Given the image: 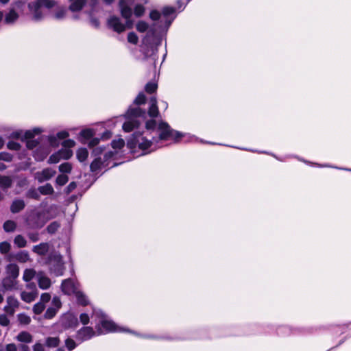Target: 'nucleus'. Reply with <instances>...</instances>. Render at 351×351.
Masks as SVG:
<instances>
[{
	"label": "nucleus",
	"mask_w": 351,
	"mask_h": 351,
	"mask_svg": "<svg viewBox=\"0 0 351 351\" xmlns=\"http://www.w3.org/2000/svg\"><path fill=\"white\" fill-rule=\"evenodd\" d=\"M158 137H152V140H149L146 136L140 132H134L132 137L128 141V147L130 149L138 147L145 153L153 151L156 147H153L154 143L160 141L173 140L176 143L178 142L184 136L182 133L177 132L170 128L165 122H160L158 127Z\"/></svg>",
	"instance_id": "nucleus-1"
},
{
	"label": "nucleus",
	"mask_w": 351,
	"mask_h": 351,
	"mask_svg": "<svg viewBox=\"0 0 351 351\" xmlns=\"http://www.w3.org/2000/svg\"><path fill=\"white\" fill-rule=\"evenodd\" d=\"M119 5L122 17L126 20V24H123L120 19L117 16H111L108 19V23L109 27L112 28L114 31L121 33L125 30L126 27L128 28L132 27L133 22L130 19L132 15V10L125 0H119Z\"/></svg>",
	"instance_id": "nucleus-2"
},
{
	"label": "nucleus",
	"mask_w": 351,
	"mask_h": 351,
	"mask_svg": "<svg viewBox=\"0 0 351 351\" xmlns=\"http://www.w3.org/2000/svg\"><path fill=\"white\" fill-rule=\"evenodd\" d=\"M127 121L123 124V129L126 132H130L137 128L141 122L138 118L145 117V111L139 107L131 108L127 112Z\"/></svg>",
	"instance_id": "nucleus-3"
},
{
	"label": "nucleus",
	"mask_w": 351,
	"mask_h": 351,
	"mask_svg": "<svg viewBox=\"0 0 351 351\" xmlns=\"http://www.w3.org/2000/svg\"><path fill=\"white\" fill-rule=\"evenodd\" d=\"M55 5V1L52 0H36L28 4L30 13L35 21L40 20L43 16L42 8H51Z\"/></svg>",
	"instance_id": "nucleus-4"
},
{
	"label": "nucleus",
	"mask_w": 351,
	"mask_h": 351,
	"mask_svg": "<svg viewBox=\"0 0 351 351\" xmlns=\"http://www.w3.org/2000/svg\"><path fill=\"white\" fill-rule=\"evenodd\" d=\"M94 313L100 318L99 323L96 325L97 335L120 331L118 326L112 321L108 319L102 312L99 311Z\"/></svg>",
	"instance_id": "nucleus-5"
},
{
	"label": "nucleus",
	"mask_w": 351,
	"mask_h": 351,
	"mask_svg": "<svg viewBox=\"0 0 351 351\" xmlns=\"http://www.w3.org/2000/svg\"><path fill=\"white\" fill-rule=\"evenodd\" d=\"M27 225L32 229H40L44 226L46 220L44 214L41 212L33 211L26 218Z\"/></svg>",
	"instance_id": "nucleus-6"
},
{
	"label": "nucleus",
	"mask_w": 351,
	"mask_h": 351,
	"mask_svg": "<svg viewBox=\"0 0 351 351\" xmlns=\"http://www.w3.org/2000/svg\"><path fill=\"white\" fill-rule=\"evenodd\" d=\"M29 260V254L25 250H21L16 253H10L6 256V261L9 262L18 261L21 263H25Z\"/></svg>",
	"instance_id": "nucleus-7"
},
{
	"label": "nucleus",
	"mask_w": 351,
	"mask_h": 351,
	"mask_svg": "<svg viewBox=\"0 0 351 351\" xmlns=\"http://www.w3.org/2000/svg\"><path fill=\"white\" fill-rule=\"evenodd\" d=\"M95 332L91 327H82L77 332V339L81 341H86L90 339L91 337L95 336Z\"/></svg>",
	"instance_id": "nucleus-8"
},
{
	"label": "nucleus",
	"mask_w": 351,
	"mask_h": 351,
	"mask_svg": "<svg viewBox=\"0 0 351 351\" xmlns=\"http://www.w3.org/2000/svg\"><path fill=\"white\" fill-rule=\"evenodd\" d=\"M62 325L65 328H75L78 326V320L73 314H66L62 319Z\"/></svg>",
	"instance_id": "nucleus-9"
},
{
	"label": "nucleus",
	"mask_w": 351,
	"mask_h": 351,
	"mask_svg": "<svg viewBox=\"0 0 351 351\" xmlns=\"http://www.w3.org/2000/svg\"><path fill=\"white\" fill-rule=\"evenodd\" d=\"M55 174L56 171L50 168H46L42 171L36 172L35 174V178L39 182H43L44 181L51 179Z\"/></svg>",
	"instance_id": "nucleus-10"
},
{
	"label": "nucleus",
	"mask_w": 351,
	"mask_h": 351,
	"mask_svg": "<svg viewBox=\"0 0 351 351\" xmlns=\"http://www.w3.org/2000/svg\"><path fill=\"white\" fill-rule=\"evenodd\" d=\"M61 288L62 291L66 295H71L77 291L75 285L71 278L64 280Z\"/></svg>",
	"instance_id": "nucleus-11"
},
{
	"label": "nucleus",
	"mask_w": 351,
	"mask_h": 351,
	"mask_svg": "<svg viewBox=\"0 0 351 351\" xmlns=\"http://www.w3.org/2000/svg\"><path fill=\"white\" fill-rule=\"evenodd\" d=\"M25 202L22 199H14L10 205V212L16 214L22 211L25 207Z\"/></svg>",
	"instance_id": "nucleus-12"
},
{
	"label": "nucleus",
	"mask_w": 351,
	"mask_h": 351,
	"mask_svg": "<svg viewBox=\"0 0 351 351\" xmlns=\"http://www.w3.org/2000/svg\"><path fill=\"white\" fill-rule=\"evenodd\" d=\"M6 276L16 278L19 276V267L15 263H10L5 267Z\"/></svg>",
	"instance_id": "nucleus-13"
},
{
	"label": "nucleus",
	"mask_w": 351,
	"mask_h": 351,
	"mask_svg": "<svg viewBox=\"0 0 351 351\" xmlns=\"http://www.w3.org/2000/svg\"><path fill=\"white\" fill-rule=\"evenodd\" d=\"M3 288L6 290H12L16 289L17 279L5 276L1 282Z\"/></svg>",
	"instance_id": "nucleus-14"
},
{
	"label": "nucleus",
	"mask_w": 351,
	"mask_h": 351,
	"mask_svg": "<svg viewBox=\"0 0 351 351\" xmlns=\"http://www.w3.org/2000/svg\"><path fill=\"white\" fill-rule=\"evenodd\" d=\"M149 104L150 105L148 110V114L149 117L152 118L157 117L159 114V111L157 106V99L155 96H153L150 98Z\"/></svg>",
	"instance_id": "nucleus-15"
},
{
	"label": "nucleus",
	"mask_w": 351,
	"mask_h": 351,
	"mask_svg": "<svg viewBox=\"0 0 351 351\" xmlns=\"http://www.w3.org/2000/svg\"><path fill=\"white\" fill-rule=\"evenodd\" d=\"M49 250V245L47 243H40L38 245H34L32 248L33 252L35 254L44 256L45 255Z\"/></svg>",
	"instance_id": "nucleus-16"
},
{
	"label": "nucleus",
	"mask_w": 351,
	"mask_h": 351,
	"mask_svg": "<svg viewBox=\"0 0 351 351\" xmlns=\"http://www.w3.org/2000/svg\"><path fill=\"white\" fill-rule=\"evenodd\" d=\"M38 286L42 289H47L51 286V280L43 273L38 274Z\"/></svg>",
	"instance_id": "nucleus-17"
},
{
	"label": "nucleus",
	"mask_w": 351,
	"mask_h": 351,
	"mask_svg": "<svg viewBox=\"0 0 351 351\" xmlns=\"http://www.w3.org/2000/svg\"><path fill=\"white\" fill-rule=\"evenodd\" d=\"M13 180L10 176L0 175V188L3 191H6L11 188Z\"/></svg>",
	"instance_id": "nucleus-18"
},
{
	"label": "nucleus",
	"mask_w": 351,
	"mask_h": 351,
	"mask_svg": "<svg viewBox=\"0 0 351 351\" xmlns=\"http://www.w3.org/2000/svg\"><path fill=\"white\" fill-rule=\"evenodd\" d=\"M19 18V14L14 10L11 9L8 13L5 14L4 22L6 24H12L14 23Z\"/></svg>",
	"instance_id": "nucleus-19"
},
{
	"label": "nucleus",
	"mask_w": 351,
	"mask_h": 351,
	"mask_svg": "<svg viewBox=\"0 0 351 351\" xmlns=\"http://www.w3.org/2000/svg\"><path fill=\"white\" fill-rule=\"evenodd\" d=\"M16 339L23 343H31L33 341V337L30 333L26 331L21 332L16 337Z\"/></svg>",
	"instance_id": "nucleus-20"
},
{
	"label": "nucleus",
	"mask_w": 351,
	"mask_h": 351,
	"mask_svg": "<svg viewBox=\"0 0 351 351\" xmlns=\"http://www.w3.org/2000/svg\"><path fill=\"white\" fill-rule=\"evenodd\" d=\"M36 296H37V293L35 291H32V292L23 291L21 293V299L27 303H30V302H33L36 299Z\"/></svg>",
	"instance_id": "nucleus-21"
},
{
	"label": "nucleus",
	"mask_w": 351,
	"mask_h": 351,
	"mask_svg": "<svg viewBox=\"0 0 351 351\" xmlns=\"http://www.w3.org/2000/svg\"><path fill=\"white\" fill-rule=\"evenodd\" d=\"M69 10L72 12H77L81 10L85 5V0H77L71 2Z\"/></svg>",
	"instance_id": "nucleus-22"
},
{
	"label": "nucleus",
	"mask_w": 351,
	"mask_h": 351,
	"mask_svg": "<svg viewBox=\"0 0 351 351\" xmlns=\"http://www.w3.org/2000/svg\"><path fill=\"white\" fill-rule=\"evenodd\" d=\"M75 295L78 304L84 306L88 304V300L83 292L77 291L75 292Z\"/></svg>",
	"instance_id": "nucleus-23"
},
{
	"label": "nucleus",
	"mask_w": 351,
	"mask_h": 351,
	"mask_svg": "<svg viewBox=\"0 0 351 351\" xmlns=\"http://www.w3.org/2000/svg\"><path fill=\"white\" fill-rule=\"evenodd\" d=\"M16 223L12 220H7L4 222L3 228L6 232H12L16 228Z\"/></svg>",
	"instance_id": "nucleus-24"
},
{
	"label": "nucleus",
	"mask_w": 351,
	"mask_h": 351,
	"mask_svg": "<svg viewBox=\"0 0 351 351\" xmlns=\"http://www.w3.org/2000/svg\"><path fill=\"white\" fill-rule=\"evenodd\" d=\"M40 193L42 195H51L53 193L54 190L51 184L47 183L44 186H40L38 189Z\"/></svg>",
	"instance_id": "nucleus-25"
},
{
	"label": "nucleus",
	"mask_w": 351,
	"mask_h": 351,
	"mask_svg": "<svg viewBox=\"0 0 351 351\" xmlns=\"http://www.w3.org/2000/svg\"><path fill=\"white\" fill-rule=\"evenodd\" d=\"M14 243L19 248H23V247H26L27 242V240L25 239V238L23 235L18 234L14 239Z\"/></svg>",
	"instance_id": "nucleus-26"
},
{
	"label": "nucleus",
	"mask_w": 351,
	"mask_h": 351,
	"mask_svg": "<svg viewBox=\"0 0 351 351\" xmlns=\"http://www.w3.org/2000/svg\"><path fill=\"white\" fill-rule=\"evenodd\" d=\"M36 275V271L33 269H25L23 272V279L25 282H29L34 278Z\"/></svg>",
	"instance_id": "nucleus-27"
},
{
	"label": "nucleus",
	"mask_w": 351,
	"mask_h": 351,
	"mask_svg": "<svg viewBox=\"0 0 351 351\" xmlns=\"http://www.w3.org/2000/svg\"><path fill=\"white\" fill-rule=\"evenodd\" d=\"M76 156L80 162H84L88 156V152L86 148H80L77 151Z\"/></svg>",
	"instance_id": "nucleus-28"
},
{
	"label": "nucleus",
	"mask_w": 351,
	"mask_h": 351,
	"mask_svg": "<svg viewBox=\"0 0 351 351\" xmlns=\"http://www.w3.org/2000/svg\"><path fill=\"white\" fill-rule=\"evenodd\" d=\"M11 250V245L8 241L0 243V253L5 256L9 254Z\"/></svg>",
	"instance_id": "nucleus-29"
},
{
	"label": "nucleus",
	"mask_w": 351,
	"mask_h": 351,
	"mask_svg": "<svg viewBox=\"0 0 351 351\" xmlns=\"http://www.w3.org/2000/svg\"><path fill=\"white\" fill-rule=\"evenodd\" d=\"M51 270L56 274V276H62L64 271L63 264L61 263H58L51 268Z\"/></svg>",
	"instance_id": "nucleus-30"
},
{
	"label": "nucleus",
	"mask_w": 351,
	"mask_h": 351,
	"mask_svg": "<svg viewBox=\"0 0 351 351\" xmlns=\"http://www.w3.org/2000/svg\"><path fill=\"white\" fill-rule=\"evenodd\" d=\"M60 227V224L58 221L51 222L47 227V231L49 234H54Z\"/></svg>",
	"instance_id": "nucleus-31"
},
{
	"label": "nucleus",
	"mask_w": 351,
	"mask_h": 351,
	"mask_svg": "<svg viewBox=\"0 0 351 351\" xmlns=\"http://www.w3.org/2000/svg\"><path fill=\"white\" fill-rule=\"evenodd\" d=\"M60 339L58 337H48L46 339V346L49 348H55L59 345Z\"/></svg>",
	"instance_id": "nucleus-32"
},
{
	"label": "nucleus",
	"mask_w": 351,
	"mask_h": 351,
	"mask_svg": "<svg viewBox=\"0 0 351 351\" xmlns=\"http://www.w3.org/2000/svg\"><path fill=\"white\" fill-rule=\"evenodd\" d=\"M102 165V162L101 158H95L90 164V171L93 172H95L99 170Z\"/></svg>",
	"instance_id": "nucleus-33"
},
{
	"label": "nucleus",
	"mask_w": 351,
	"mask_h": 351,
	"mask_svg": "<svg viewBox=\"0 0 351 351\" xmlns=\"http://www.w3.org/2000/svg\"><path fill=\"white\" fill-rule=\"evenodd\" d=\"M7 306L18 308L19 306V302L18 300L14 296H9L6 300Z\"/></svg>",
	"instance_id": "nucleus-34"
},
{
	"label": "nucleus",
	"mask_w": 351,
	"mask_h": 351,
	"mask_svg": "<svg viewBox=\"0 0 351 351\" xmlns=\"http://www.w3.org/2000/svg\"><path fill=\"white\" fill-rule=\"evenodd\" d=\"M145 8L141 4L135 5L134 9V14L136 17H141L145 14Z\"/></svg>",
	"instance_id": "nucleus-35"
},
{
	"label": "nucleus",
	"mask_w": 351,
	"mask_h": 351,
	"mask_svg": "<svg viewBox=\"0 0 351 351\" xmlns=\"http://www.w3.org/2000/svg\"><path fill=\"white\" fill-rule=\"evenodd\" d=\"M158 85L155 82H149L145 85V90L148 94H152L157 90Z\"/></svg>",
	"instance_id": "nucleus-36"
},
{
	"label": "nucleus",
	"mask_w": 351,
	"mask_h": 351,
	"mask_svg": "<svg viewBox=\"0 0 351 351\" xmlns=\"http://www.w3.org/2000/svg\"><path fill=\"white\" fill-rule=\"evenodd\" d=\"M58 152L61 156V158L64 160L69 159L73 155V152L69 149H62Z\"/></svg>",
	"instance_id": "nucleus-37"
},
{
	"label": "nucleus",
	"mask_w": 351,
	"mask_h": 351,
	"mask_svg": "<svg viewBox=\"0 0 351 351\" xmlns=\"http://www.w3.org/2000/svg\"><path fill=\"white\" fill-rule=\"evenodd\" d=\"M18 320L21 324L27 325L31 322V318L25 313H20L18 315Z\"/></svg>",
	"instance_id": "nucleus-38"
},
{
	"label": "nucleus",
	"mask_w": 351,
	"mask_h": 351,
	"mask_svg": "<svg viewBox=\"0 0 351 351\" xmlns=\"http://www.w3.org/2000/svg\"><path fill=\"white\" fill-rule=\"evenodd\" d=\"M40 130L38 128H36L33 130H27L25 133V138L26 140L33 139L36 134H38L40 132Z\"/></svg>",
	"instance_id": "nucleus-39"
},
{
	"label": "nucleus",
	"mask_w": 351,
	"mask_h": 351,
	"mask_svg": "<svg viewBox=\"0 0 351 351\" xmlns=\"http://www.w3.org/2000/svg\"><path fill=\"white\" fill-rule=\"evenodd\" d=\"M148 27H149L148 23H147L146 22H145L143 21H138L136 25V28L139 32H146L147 30Z\"/></svg>",
	"instance_id": "nucleus-40"
},
{
	"label": "nucleus",
	"mask_w": 351,
	"mask_h": 351,
	"mask_svg": "<svg viewBox=\"0 0 351 351\" xmlns=\"http://www.w3.org/2000/svg\"><path fill=\"white\" fill-rule=\"evenodd\" d=\"M58 311L56 308L52 306L49 307L45 313V317L46 319L53 318L56 315Z\"/></svg>",
	"instance_id": "nucleus-41"
},
{
	"label": "nucleus",
	"mask_w": 351,
	"mask_h": 351,
	"mask_svg": "<svg viewBox=\"0 0 351 351\" xmlns=\"http://www.w3.org/2000/svg\"><path fill=\"white\" fill-rule=\"evenodd\" d=\"M45 308V304H43L40 302H38L34 304V306L33 307V311L35 314L39 315L43 311Z\"/></svg>",
	"instance_id": "nucleus-42"
},
{
	"label": "nucleus",
	"mask_w": 351,
	"mask_h": 351,
	"mask_svg": "<svg viewBox=\"0 0 351 351\" xmlns=\"http://www.w3.org/2000/svg\"><path fill=\"white\" fill-rule=\"evenodd\" d=\"M66 10L65 8H58L54 13V17L56 19H62L66 15Z\"/></svg>",
	"instance_id": "nucleus-43"
},
{
	"label": "nucleus",
	"mask_w": 351,
	"mask_h": 351,
	"mask_svg": "<svg viewBox=\"0 0 351 351\" xmlns=\"http://www.w3.org/2000/svg\"><path fill=\"white\" fill-rule=\"evenodd\" d=\"M68 180L69 178L67 176L61 174L57 177L56 182L57 184L63 186L68 182Z\"/></svg>",
	"instance_id": "nucleus-44"
},
{
	"label": "nucleus",
	"mask_w": 351,
	"mask_h": 351,
	"mask_svg": "<svg viewBox=\"0 0 351 351\" xmlns=\"http://www.w3.org/2000/svg\"><path fill=\"white\" fill-rule=\"evenodd\" d=\"M71 169V165L69 162L62 163L59 166V170L62 173H70Z\"/></svg>",
	"instance_id": "nucleus-45"
},
{
	"label": "nucleus",
	"mask_w": 351,
	"mask_h": 351,
	"mask_svg": "<svg viewBox=\"0 0 351 351\" xmlns=\"http://www.w3.org/2000/svg\"><path fill=\"white\" fill-rule=\"evenodd\" d=\"M27 197L38 200L40 199V194L36 189H32L28 191Z\"/></svg>",
	"instance_id": "nucleus-46"
},
{
	"label": "nucleus",
	"mask_w": 351,
	"mask_h": 351,
	"mask_svg": "<svg viewBox=\"0 0 351 351\" xmlns=\"http://www.w3.org/2000/svg\"><path fill=\"white\" fill-rule=\"evenodd\" d=\"M111 144L114 149H121L125 145V141L122 138H119L112 141Z\"/></svg>",
	"instance_id": "nucleus-47"
},
{
	"label": "nucleus",
	"mask_w": 351,
	"mask_h": 351,
	"mask_svg": "<svg viewBox=\"0 0 351 351\" xmlns=\"http://www.w3.org/2000/svg\"><path fill=\"white\" fill-rule=\"evenodd\" d=\"M128 41L132 44L136 45L138 38L134 32H130L128 35Z\"/></svg>",
	"instance_id": "nucleus-48"
},
{
	"label": "nucleus",
	"mask_w": 351,
	"mask_h": 351,
	"mask_svg": "<svg viewBox=\"0 0 351 351\" xmlns=\"http://www.w3.org/2000/svg\"><path fill=\"white\" fill-rule=\"evenodd\" d=\"M146 101V97L143 93H140L134 100L137 105L144 104Z\"/></svg>",
	"instance_id": "nucleus-49"
},
{
	"label": "nucleus",
	"mask_w": 351,
	"mask_h": 351,
	"mask_svg": "<svg viewBox=\"0 0 351 351\" xmlns=\"http://www.w3.org/2000/svg\"><path fill=\"white\" fill-rule=\"evenodd\" d=\"M80 135L85 139H89L93 136V131L90 129L84 130L80 132Z\"/></svg>",
	"instance_id": "nucleus-50"
},
{
	"label": "nucleus",
	"mask_w": 351,
	"mask_h": 351,
	"mask_svg": "<svg viewBox=\"0 0 351 351\" xmlns=\"http://www.w3.org/2000/svg\"><path fill=\"white\" fill-rule=\"evenodd\" d=\"M10 319L8 317V315L5 314L0 315V325L2 326H8L10 325Z\"/></svg>",
	"instance_id": "nucleus-51"
},
{
	"label": "nucleus",
	"mask_w": 351,
	"mask_h": 351,
	"mask_svg": "<svg viewBox=\"0 0 351 351\" xmlns=\"http://www.w3.org/2000/svg\"><path fill=\"white\" fill-rule=\"evenodd\" d=\"M13 156L12 154L8 152H1L0 153V160H3L5 162H11L12 160Z\"/></svg>",
	"instance_id": "nucleus-52"
},
{
	"label": "nucleus",
	"mask_w": 351,
	"mask_h": 351,
	"mask_svg": "<svg viewBox=\"0 0 351 351\" xmlns=\"http://www.w3.org/2000/svg\"><path fill=\"white\" fill-rule=\"evenodd\" d=\"M61 156L59 152L52 154L49 158V163H58L61 160Z\"/></svg>",
	"instance_id": "nucleus-53"
},
{
	"label": "nucleus",
	"mask_w": 351,
	"mask_h": 351,
	"mask_svg": "<svg viewBox=\"0 0 351 351\" xmlns=\"http://www.w3.org/2000/svg\"><path fill=\"white\" fill-rule=\"evenodd\" d=\"M39 143V141L34 139H29L26 141V146L29 149H32L36 147Z\"/></svg>",
	"instance_id": "nucleus-54"
},
{
	"label": "nucleus",
	"mask_w": 351,
	"mask_h": 351,
	"mask_svg": "<svg viewBox=\"0 0 351 351\" xmlns=\"http://www.w3.org/2000/svg\"><path fill=\"white\" fill-rule=\"evenodd\" d=\"M7 147L9 149L18 151L21 148V145L19 143L14 141L8 142Z\"/></svg>",
	"instance_id": "nucleus-55"
},
{
	"label": "nucleus",
	"mask_w": 351,
	"mask_h": 351,
	"mask_svg": "<svg viewBox=\"0 0 351 351\" xmlns=\"http://www.w3.org/2000/svg\"><path fill=\"white\" fill-rule=\"evenodd\" d=\"M65 345L69 351L73 350L76 347L75 342L70 338H68L65 341Z\"/></svg>",
	"instance_id": "nucleus-56"
},
{
	"label": "nucleus",
	"mask_w": 351,
	"mask_h": 351,
	"mask_svg": "<svg viewBox=\"0 0 351 351\" xmlns=\"http://www.w3.org/2000/svg\"><path fill=\"white\" fill-rule=\"evenodd\" d=\"M149 18L153 21H158L160 18V13L156 10H152L149 13Z\"/></svg>",
	"instance_id": "nucleus-57"
},
{
	"label": "nucleus",
	"mask_w": 351,
	"mask_h": 351,
	"mask_svg": "<svg viewBox=\"0 0 351 351\" xmlns=\"http://www.w3.org/2000/svg\"><path fill=\"white\" fill-rule=\"evenodd\" d=\"M89 320H90V318H89V316L88 314L82 313L80 315V321L82 324H84V325L88 324L89 323Z\"/></svg>",
	"instance_id": "nucleus-58"
},
{
	"label": "nucleus",
	"mask_w": 351,
	"mask_h": 351,
	"mask_svg": "<svg viewBox=\"0 0 351 351\" xmlns=\"http://www.w3.org/2000/svg\"><path fill=\"white\" fill-rule=\"evenodd\" d=\"M75 143L73 140L67 139L62 142V145L65 147V149L70 148L74 147Z\"/></svg>",
	"instance_id": "nucleus-59"
},
{
	"label": "nucleus",
	"mask_w": 351,
	"mask_h": 351,
	"mask_svg": "<svg viewBox=\"0 0 351 351\" xmlns=\"http://www.w3.org/2000/svg\"><path fill=\"white\" fill-rule=\"evenodd\" d=\"M16 309V308H15L14 307H10L7 305L5 306L3 308V311L6 313L5 315H9V316H13L15 313Z\"/></svg>",
	"instance_id": "nucleus-60"
},
{
	"label": "nucleus",
	"mask_w": 351,
	"mask_h": 351,
	"mask_svg": "<svg viewBox=\"0 0 351 351\" xmlns=\"http://www.w3.org/2000/svg\"><path fill=\"white\" fill-rule=\"evenodd\" d=\"M175 12V8L173 7H165L162 9V13L164 16H167L172 14Z\"/></svg>",
	"instance_id": "nucleus-61"
},
{
	"label": "nucleus",
	"mask_w": 351,
	"mask_h": 351,
	"mask_svg": "<svg viewBox=\"0 0 351 351\" xmlns=\"http://www.w3.org/2000/svg\"><path fill=\"white\" fill-rule=\"evenodd\" d=\"M51 304H52V307L56 308L57 310H59L62 305L60 300L58 297H54L52 299Z\"/></svg>",
	"instance_id": "nucleus-62"
},
{
	"label": "nucleus",
	"mask_w": 351,
	"mask_h": 351,
	"mask_svg": "<svg viewBox=\"0 0 351 351\" xmlns=\"http://www.w3.org/2000/svg\"><path fill=\"white\" fill-rule=\"evenodd\" d=\"M50 300H51L50 294L48 293H44L41 295L40 300L39 302L45 304L46 303L49 302Z\"/></svg>",
	"instance_id": "nucleus-63"
},
{
	"label": "nucleus",
	"mask_w": 351,
	"mask_h": 351,
	"mask_svg": "<svg viewBox=\"0 0 351 351\" xmlns=\"http://www.w3.org/2000/svg\"><path fill=\"white\" fill-rule=\"evenodd\" d=\"M145 126L147 130L154 129L156 126V121L153 119L149 120L146 122Z\"/></svg>",
	"instance_id": "nucleus-64"
}]
</instances>
